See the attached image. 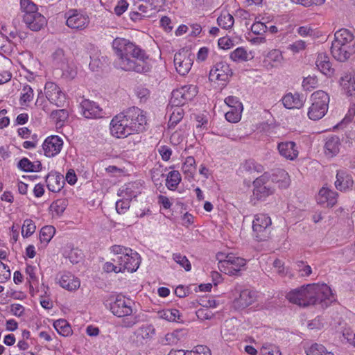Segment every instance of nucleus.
<instances>
[{"instance_id": "nucleus-44", "label": "nucleus", "mask_w": 355, "mask_h": 355, "mask_svg": "<svg viewBox=\"0 0 355 355\" xmlns=\"http://www.w3.org/2000/svg\"><path fill=\"white\" fill-rule=\"evenodd\" d=\"M173 259L180 266L184 268L186 271H190L191 269V265L189 259L186 256L181 254L180 253H174L173 254Z\"/></svg>"}, {"instance_id": "nucleus-11", "label": "nucleus", "mask_w": 355, "mask_h": 355, "mask_svg": "<svg viewBox=\"0 0 355 355\" xmlns=\"http://www.w3.org/2000/svg\"><path fill=\"white\" fill-rule=\"evenodd\" d=\"M193 62V55L184 49L176 53L174 56V64L176 71L181 76L187 74L191 69Z\"/></svg>"}, {"instance_id": "nucleus-3", "label": "nucleus", "mask_w": 355, "mask_h": 355, "mask_svg": "<svg viewBox=\"0 0 355 355\" xmlns=\"http://www.w3.org/2000/svg\"><path fill=\"white\" fill-rule=\"evenodd\" d=\"M354 38L353 33L347 28L337 31L331 42L332 56L340 62L347 60L355 53Z\"/></svg>"}, {"instance_id": "nucleus-32", "label": "nucleus", "mask_w": 355, "mask_h": 355, "mask_svg": "<svg viewBox=\"0 0 355 355\" xmlns=\"http://www.w3.org/2000/svg\"><path fill=\"white\" fill-rule=\"evenodd\" d=\"M180 181V173L178 171H172L169 172L167 175L166 180V186L168 189L171 191H175L177 189Z\"/></svg>"}, {"instance_id": "nucleus-36", "label": "nucleus", "mask_w": 355, "mask_h": 355, "mask_svg": "<svg viewBox=\"0 0 355 355\" xmlns=\"http://www.w3.org/2000/svg\"><path fill=\"white\" fill-rule=\"evenodd\" d=\"M34 96L33 89L28 85H24L21 89L19 99L21 105H27L28 103L33 101Z\"/></svg>"}, {"instance_id": "nucleus-35", "label": "nucleus", "mask_w": 355, "mask_h": 355, "mask_svg": "<svg viewBox=\"0 0 355 355\" xmlns=\"http://www.w3.org/2000/svg\"><path fill=\"white\" fill-rule=\"evenodd\" d=\"M160 317L169 322H182V315L178 309H166L160 313Z\"/></svg>"}, {"instance_id": "nucleus-10", "label": "nucleus", "mask_w": 355, "mask_h": 355, "mask_svg": "<svg viewBox=\"0 0 355 355\" xmlns=\"http://www.w3.org/2000/svg\"><path fill=\"white\" fill-rule=\"evenodd\" d=\"M253 196L258 200H264L272 195L274 189L269 182V175L265 173L253 182Z\"/></svg>"}, {"instance_id": "nucleus-15", "label": "nucleus", "mask_w": 355, "mask_h": 355, "mask_svg": "<svg viewBox=\"0 0 355 355\" xmlns=\"http://www.w3.org/2000/svg\"><path fill=\"white\" fill-rule=\"evenodd\" d=\"M44 93L46 98L51 103L58 107L64 106L66 99L65 94L55 83L47 82L44 86Z\"/></svg>"}, {"instance_id": "nucleus-19", "label": "nucleus", "mask_w": 355, "mask_h": 355, "mask_svg": "<svg viewBox=\"0 0 355 355\" xmlns=\"http://www.w3.org/2000/svg\"><path fill=\"white\" fill-rule=\"evenodd\" d=\"M23 21L26 27L33 31H39L47 24L44 16L39 12L33 14H24Z\"/></svg>"}, {"instance_id": "nucleus-24", "label": "nucleus", "mask_w": 355, "mask_h": 355, "mask_svg": "<svg viewBox=\"0 0 355 355\" xmlns=\"http://www.w3.org/2000/svg\"><path fill=\"white\" fill-rule=\"evenodd\" d=\"M132 193L131 188L126 187L125 189H119L118 195L127 197L125 199L119 200L116 202V210L119 214H124L130 207V200L132 197H135L136 195Z\"/></svg>"}, {"instance_id": "nucleus-58", "label": "nucleus", "mask_w": 355, "mask_h": 355, "mask_svg": "<svg viewBox=\"0 0 355 355\" xmlns=\"http://www.w3.org/2000/svg\"><path fill=\"white\" fill-rule=\"evenodd\" d=\"M225 102L231 109H242V104L238 101L236 97L230 96L225 99Z\"/></svg>"}, {"instance_id": "nucleus-52", "label": "nucleus", "mask_w": 355, "mask_h": 355, "mask_svg": "<svg viewBox=\"0 0 355 355\" xmlns=\"http://www.w3.org/2000/svg\"><path fill=\"white\" fill-rule=\"evenodd\" d=\"M296 264L297 270L300 272L301 276L307 277L311 274L312 270L309 265L305 264L302 261H297Z\"/></svg>"}, {"instance_id": "nucleus-37", "label": "nucleus", "mask_w": 355, "mask_h": 355, "mask_svg": "<svg viewBox=\"0 0 355 355\" xmlns=\"http://www.w3.org/2000/svg\"><path fill=\"white\" fill-rule=\"evenodd\" d=\"M50 116L57 125L62 126L63 123L68 119L69 112L65 109L57 110L53 111Z\"/></svg>"}, {"instance_id": "nucleus-4", "label": "nucleus", "mask_w": 355, "mask_h": 355, "mask_svg": "<svg viewBox=\"0 0 355 355\" xmlns=\"http://www.w3.org/2000/svg\"><path fill=\"white\" fill-rule=\"evenodd\" d=\"M111 252L114 255L112 261L118 263L119 268L121 269V272H124L125 270L133 272L138 269L140 265V257L131 248L114 245L111 247Z\"/></svg>"}, {"instance_id": "nucleus-34", "label": "nucleus", "mask_w": 355, "mask_h": 355, "mask_svg": "<svg viewBox=\"0 0 355 355\" xmlns=\"http://www.w3.org/2000/svg\"><path fill=\"white\" fill-rule=\"evenodd\" d=\"M218 25L223 29L231 28L234 23L233 16L227 12H222L217 19Z\"/></svg>"}, {"instance_id": "nucleus-64", "label": "nucleus", "mask_w": 355, "mask_h": 355, "mask_svg": "<svg viewBox=\"0 0 355 355\" xmlns=\"http://www.w3.org/2000/svg\"><path fill=\"white\" fill-rule=\"evenodd\" d=\"M196 163L195 159L193 157H188L183 165V171L184 173L189 172L191 168H193Z\"/></svg>"}, {"instance_id": "nucleus-1", "label": "nucleus", "mask_w": 355, "mask_h": 355, "mask_svg": "<svg viewBox=\"0 0 355 355\" xmlns=\"http://www.w3.org/2000/svg\"><path fill=\"white\" fill-rule=\"evenodd\" d=\"M112 48L116 56L114 60L116 68L140 73L150 71L151 66L147 62L148 56L130 40L116 37L112 42Z\"/></svg>"}, {"instance_id": "nucleus-50", "label": "nucleus", "mask_w": 355, "mask_h": 355, "mask_svg": "<svg viewBox=\"0 0 355 355\" xmlns=\"http://www.w3.org/2000/svg\"><path fill=\"white\" fill-rule=\"evenodd\" d=\"M252 32L257 35H262L268 31L267 26L261 21H255L251 26Z\"/></svg>"}, {"instance_id": "nucleus-30", "label": "nucleus", "mask_w": 355, "mask_h": 355, "mask_svg": "<svg viewBox=\"0 0 355 355\" xmlns=\"http://www.w3.org/2000/svg\"><path fill=\"white\" fill-rule=\"evenodd\" d=\"M340 84L349 96H355V76L352 73H345L340 79Z\"/></svg>"}, {"instance_id": "nucleus-47", "label": "nucleus", "mask_w": 355, "mask_h": 355, "mask_svg": "<svg viewBox=\"0 0 355 355\" xmlns=\"http://www.w3.org/2000/svg\"><path fill=\"white\" fill-rule=\"evenodd\" d=\"M52 60L55 65L62 67L66 62L64 51L62 49H57L52 54Z\"/></svg>"}, {"instance_id": "nucleus-22", "label": "nucleus", "mask_w": 355, "mask_h": 355, "mask_svg": "<svg viewBox=\"0 0 355 355\" xmlns=\"http://www.w3.org/2000/svg\"><path fill=\"white\" fill-rule=\"evenodd\" d=\"M46 186L52 192H59L64 184V177L57 172L51 171L46 177Z\"/></svg>"}, {"instance_id": "nucleus-17", "label": "nucleus", "mask_w": 355, "mask_h": 355, "mask_svg": "<svg viewBox=\"0 0 355 355\" xmlns=\"http://www.w3.org/2000/svg\"><path fill=\"white\" fill-rule=\"evenodd\" d=\"M83 115L87 119H100L105 116V112L99 105L92 101L84 99L80 103Z\"/></svg>"}, {"instance_id": "nucleus-38", "label": "nucleus", "mask_w": 355, "mask_h": 355, "mask_svg": "<svg viewBox=\"0 0 355 355\" xmlns=\"http://www.w3.org/2000/svg\"><path fill=\"white\" fill-rule=\"evenodd\" d=\"M306 355H334L329 352L322 345L314 343L306 350Z\"/></svg>"}, {"instance_id": "nucleus-33", "label": "nucleus", "mask_w": 355, "mask_h": 355, "mask_svg": "<svg viewBox=\"0 0 355 355\" xmlns=\"http://www.w3.org/2000/svg\"><path fill=\"white\" fill-rule=\"evenodd\" d=\"M53 327L58 333L63 336H68L72 332L68 322L64 319L57 320L53 322Z\"/></svg>"}, {"instance_id": "nucleus-42", "label": "nucleus", "mask_w": 355, "mask_h": 355, "mask_svg": "<svg viewBox=\"0 0 355 355\" xmlns=\"http://www.w3.org/2000/svg\"><path fill=\"white\" fill-rule=\"evenodd\" d=\"M243 168L245 171L249 173H261L263 171V166L257 163L255 161L252 159L245 161V163L243 164Z\"/></svg>"}, {"instance_id": "nucleus-54", "label": "nucleus", "mask_w": 355, "mask_h": 355, "mask_svg": "<svg viewBox=\"0 0 355 355\" xmlns=\"http://www.w3.org/2000/svg\"><path fill=\"white\" fill-rule=\"evenodd\" d=\"M33 163L31 162L28 158H22L18 162V167L26 172H33Z\"/></svg>"}, {"instance_id": "nucleus-25", "label": "nucleus", "mask_w": 355, "mask_h": 355, "mask_svg": "<svg viewBox=\"0 0 355 355\" xmlns=\"http://www.w3.org/2000/svg\"><path fill=\"white\" fill-rule=\"evenodd\" d=\"M315 65L322 73L327 76H331L334 73V69L326 53H318L315 60Z\"/></svg>"}, {"instance_id": "nucleus-39", "label": "nucleus", "mask_w": 355, "mask_h": 355, "mask_svg": "<svg viewBox=\"0 0 355 355\" xmlns=\"http://www.w3.org/2000/svg\"><path fill=\"white\" fill-rule=\"evenodd\" d=\"M55 230L51 225H46L43 227L40 233V239L42 243L47 244L53 238L55 234Z\"/></svg>"}, {"instance_id": "nucleus-62", "label": "nucleus", "mask_w": 355, "mask_h": 355, "mask_svg": "<svg viewBox=\"0 0 355 355\" xmlns=\"http://www.w3.org/2000/svg\"><path fill=\"white\" fill-rule=\"evenodd\" d=\"M297 32L302 37L311 36L313 33V29L309 26H300Z\"/></svg>"}, {"instance_id": "nucleus-48", "label": "nucleus", "mask_w": 355, "mask_h": 355, "mask_svg": "<svg viewBox=\"0 0 355 355\" xmlns=\"http://www.w3.org/2000/svg\"><path fill=\"white\" fill-rule=\"evenodd\" d=\"M318 78L316 76H309L304 78L302 82V87L306 90H311L318 86Z\"/></svg>"}, {"instance_id": "nucleus-57", "label": "nucleus", "mask_w": 355, "mask_h": 355, "mask_svg": "<svg viewBox=\"0 0 355 355\" xmlns=\"http://www.w3.org/2000/svg\"><path fill=\"white\" fill-rule=\"evenodd\" d=\"M197 317L200 320H210L214 314L208 309H200L196 311Z\"/></svg>"}, {"instance_id": "nucleus-51", "label": "nucleus", "mask_w": 355, "mask_h": 355, "mask_svg": "<svg viewBox=\"0 0 355 355\" xmlns=\"http://www.w3.org/2000/svg\"><path fill=\"white\" fill-rule=\"evenodd\" d=\"M306 42L304 40H299L289 44L287 49L293 53H297L304 51L306 49Z\"/></svg>"}, {"instance_id": "nucleus-8", "label": "nucleus", "mask_w": 355, "mask_h": 355, "mask_svg": "<svg viewBox=\"0 0 355 355\" xmlns=\"http://www.w3.org/2000/svg\"><path fill=\"white\" fill-rule=\"evenodd\" d=\"M197 94L198 88L196 85H184L172 92L170 104L172 106H182L192 100Z\"/></svg>"}, {"instance_id": "nucleus-23", "label": "nucleus", "mask_w": 355, "mask_h": 355, "mask_svg": "<svg viewBox=\"0 0 355 355\" xmlns=\"http://www.w3.org/2000/svg\"><path fill=\"white\" fill-rule=\"evenodd\" d=\"M337 196L336 191L322 187L318 193V202L324 207H333L337 202Z\"/></svg>"}, {"instance_id": "nucleus-61", "label": "nucleus", "mask_w": 355, "mask_h": 355, "mask_svg": "<svg viewBox=\"0 0 355 355\" xmlns=\"http://www.w3.org/2000/svg\"><path fill=\"white\" fill-rule=\"evenodd\" d=\"M268 58L274 62L281 63L283 60L282 53L278 50L271 51L268 55Z\"/></svg>"}, {"instance_id": "nucleus-20", "label": "nucleus", "mask_w": 355, "mask_h": 355, "mask_svg": "<svg viewBox=\"0 0 355 355\" xmlns=\"http://www.w3.org/2000/svg\"><path fill=\"white\" fill-rule=\"evenodd\" d=\"M277 150L281 156L288 160H295L299 154L296 144L292 141L279 142Z\"/></svg>"}, {"instance_id": "nucleus-55", "label": "nucleus", "mask_w": 355, "mask_h": 355, "mask_svg": "<svg viewBox=\"0 0 355 355\" xmlns=\"http://www.w3.org/2000/svg\"><path fill=\"white\" fill-rule=\"evenodd\" d=\"M128 5L126 0H119L114 8L115 14L118 16H121L127 10Z\"/></svg>"}, {"instance_id": "nucleus-60", "label": "nucleus", "mask_w": 355, "mask_h": 355, "mask_svg": "<svg viewBox=\"0 0 355 355\" xmlns=\"http://www.w3.org/2000/svg\"><path fill=\"white\" fill-rule=\"evenodd\" d=\"M114 264L112 262H106L104 264L103 269L107 272H114L116 273L121 272V269H120L118 263H115Z\"/></svg>"}, {"instance_id": "nucleus-29", "label": "nucleus", "mask_w": 355, "mask_h": 355, "mask_svg": "<svg viewBox=\"0 0 355 355\" xmlns=\"http://www.w3.org/2000/svg\"><path fill=\"white\" fill-rule=\"evenodd\" d=\"M340 139L337 136H332L327 139L324 144V153L326 155L333 157L337 155L340 150Z\"/></svg>"}, {"instance_id": "nucleus-63", "label": "nucleus", "mask_w": 355, "mask_h": 355, "mask_svg": "<svg viewBox=\"0 0 355 355\" xmlns=\"http://www.w3.org/2000/svg\"><path fill=\"white\" fill-rule=\"evenodd\" d=\"M343 336L347 343L355 347V334L349 329L343 331Z\"/></svg>"}, {"instance_id": "nucleus-5", "label": "nucleus", "mask_w": 355, "mask_h": 355, "mask_svg": "<svg viewBox=\"0 0 355 355\" xmlns=\"http://www.w3.org/2000/svg\"><path fill=\"white\" fill-rule=\"evenodd\" d=\"M311 105L309 108L308 116L316 121L322 119L327 112L329 103V94L322 90L314 92L311 96Z\"/></svg>"}, {"instance_id": "nucleus-31", "label": "nucleus", "mask_w": 355, "mask_h": 355, "mask_svg": "<svg viewBox=\"0 0 355 355\" xmlns=\"http://www.w3.org/2000/svg\"><path fill=\"white\" fill-rule=\"evenodd\" d=\"M254 300V294L249 290H243L241 292L239 297L235 300L234 304L239 309H244Z\"/></svg>"}, {"instance_id": "nucleus-53", "label": "nucleus", "mask_w": 355, "mask_h": 355, "mask_svg": "<svg viewBox=\"0 0 355 355\" xmlns=\"http://www.w3.org/2000/svg\"><path fill=\"white\" fill-rule=\"evenodd\" d=\"M187 352L188 355H211L210 349L205 345H198L194 350Z\"/></svg>"}, {"instance_id": "nucleus-49", "label": "nucleus", "mask_w": 355, "mask_h": 355, "mask_svg": "<svg viewBox=\"0 0 355 355\" xmlns=\"http://www.w3.org/2000/svg\"><path fill=\"white\" fill-rule=\"evenodd\" d=\"M241 109L235 108L231 109L225 114V119L231 123H236L241 119V112L239 111Z\"/></svg>"}, {"instance_id": "nucleus-16", "label": "nucleus", "mask_w": 355, "mask_h": 355, "mask_svg": "<svg viewBox=\"0 0 355 355\" xmlns=\"http://www.w3.org/2000/svg\"><path fill=\"white\" fill-rule=\"evenodd\" d=\"M232 74L233 72L227 62H219L210 70L209 79L210 81L227 82Z\"/></svg>"}, {"instance_id": "nucleus-27", "label": "nucleus", "mask_w": 355, "mask_h": 355, "mask_svg": "<svg viewBox=\"0 0 355 355\" xmlns=\"http://www.w3.org/2000/svg\"><path fill=\"white\" fill-rule=\"evenodd\" d=\"M353 183L352 177L346 171H338L337 172L335 187L338 190L346 191L352 187Z\"/></svg>"}, {"instance_id": "nucleus-7", "label": "nucleus", "mask_w": 355, "mask_h": 355, "mask_svg": "<svg viewBox=\"0 0 355 355\" xmlns=\"http://www.w3.org/2000/svg\"><path fill=\"white\" fill-rule=\"evenodd\" d=\"M121 114L124 116L125 121L133 133L142 132L145 130L146 119L141 110L136 107H132Z\"/></svg>"}, {"instance_id": "nucleus-46", "label": "nucleus", "mask_w": 355, "mask_h": 355, "mask_svg": "<svg viewBox=\"0 0 355 355\" xmlns=\"http://www.w3.org/2000/svg\"><path fill=\"white\" fill-rule=\"evenodd\" d=\"M230 58L235 62L245 61L248 60L247 51L243 48L239 47L231 53Z\"/></svg>"}, {"instance_id": "nucleus-26", "label": "nucleus", "mask_w": 355, "mask_h": 355, "mask_svg": "<svg viewBox=\"0 0 355 355\" xmlns=\"http://www.w3.org/2000/svg\"><path fill=\"white\" fill-rule=\"evenodd\" d=\"M60 286L69 291L77 290L80 286V282L70 272L63 273L59 279Z\"/></svg>"}, {"instance_id": "nucleus-12", "label": "nucleus", "mask_w": 355, "mask_h": 355, "mask_svg": "<svg viewBox=\"0 0 355 355\" xmlns=\"http://www.w3.org/2000/svg\"><path fill=\"white\" fill-rule=\"evenodd\" d=\"M245 265V260L243 258L229 254L223 261L219 262L220 270L229 275H237L242 267Z\"/></svg>"}, {"instance_id": "nucleus-28", "label": "nucleus", "mask_w": 355, "mask_h": 355, "mask_svg": "<svg viewBox=\"0 0 355 355\" xmlns=\"http://www.w3.org/2000/svg\"><path fill=\"white\" fill-rule=\"evenodd\" d=\"M155 328L153 325L148 324L139 327L135 331L137 341L144 344L147 343L155 334Z\"/></svg>"}, {"instance_id": "nucleus-41", "label": "nucleus", "mask_w": 355, "mask_h": 355, "mask_svg": "<svg viewBox=\"0 0 355 355\" xmlns=\"http://www.w3.org/2000/svg\"><path fill=\"white\" fill-rule=\"evenodd\" d=\"M35 229L36 226L35 223L31 219H26L21 227V234L23 237L27 238L31 236L35 232Z\"/></svg>"}, {"instance_id": "nucleus-40", "label": "nucleus", "mask_w": 355, "mask_h": 355, "mask_svg": "<svg viewBox=\"0 0 355 355\" xmlns=\"http://www.w3.org/2000/svg\"><path fill=\"white\" fill-rule=\"evenodd\" d=\"M175 109L171 113L168 121L169 126L176 125L183 118L184 112L181 106H174Z\"/></svg>"}, {"instance_id": "nucleus-59", "label": "nucleus", "mask_w": 355, "mask_h": 355, "mask_svg": "<svg viewBox=\"0 0 355 355\" xmlns=\"http://www.w3.org/2000/svg\"><path fill=\"white\" fill-rule=\"evenodd\" d=\"M82 254H83L80 250L78 249H73L71 250L69 255V259L72 263H77L82 259Z\"/></svg>"}, {"instance_id": "nucleus-14", "label": "nucleus", "mask_w": 355, "mask_h": 355, "mask_svg": "<svg viewBox=\"0 0 355 355\" xmlns=\"http://www.w3.org/2000/svg\"><path fill=\"white\" fill-rule=\"evenodd\" d=\"M111 312L117 317L130 315L132 313L131 301L123 296H117L109 304Z\"/></svg>"}, {"instance_id": "nucleus-9", "label": "nucleus", "mask_w": 355, "mask_h": 355, "mask_svg": "<svg viewBox=\"0 0 355 355\" xmlns=\"http://www.w3.org/2000/svg\"><path fill=\"white\" fill-rule=\"evenodd\" d=\"M67 19L66 25L76 31L85 29L89 24V18L87 15L83 13L76 9H70L64 14Z\"/></svg>"}, {"instance_id": "nucleus-6", "label": "nucleus", "mask_w": 355, "mask_h": 355, "mask_svg": "<svg viewBox=\"0 0 355 355\" xmlns=\"http://www.w3.org/2000/svg\"><path fill=\"white\" fill-rule=\"evenodd\" d=\"M272 220L266 214H257L252 221V231L258 241L269 238L271 232Z\"/></svg>"}, {"instance_id": "nucleus-43", "label": "nucleus", "mask_w": 355, "mask_h": 355, "mask_svg": "<svg viewBox=\"0 0 355 355\" xmlns=\"http://www.w3.org/2000/svg\"><path fill=\"white\" fill-rule=\"evenodd\" d=\"M67 205L66 199H58L51 205L50 208L57 215H61L66 209Z\"/></svg>"}, {"instance_id": "nucleus-56", "label": "nucleus", "mask_w": 355, "mask_h": 355, "mask_svg": "<svg viewBox=\"0 0 355 355\" xmlns=\"http://www.w3.org/2000/svg\"><path fill=\"white\" fill-rule=\"evenodd\" d=\"M158 152L164 161L169 160L172 155L171 149L167 146H161L158 148Z\"/></svg>"}, {"instance_id": "nucleus-45", "label": "nucleus", "mask_w": 355, "mask_h": 355, "mask_svg": "<svg viewBox=\"0 0 355 355\" xmlns=\"http://www.w3.org/2000/svg\"><path fill=\"white\" fill-rule=\"evenodd\" d=\"M20 6L24 14H33L37 12V5L31 0H20Z\"/></svg>"}, {"instance_id": "nucleus-21", "label": "nucleus", "mask_w": 355, "mask_h": 355, "mask_svg": "<svg viewBox=\"0 0 355 355\" xmlns=\"http://www.w3.org/2000/svg\"><path fill=\"white\" fill-rule=\"evenodd\" d=\"M282 101L287 109H300L304 105L305 97L299 93H288L283 96Z\"/></svg>"}, {"instance_id": "nucleus-13", "label": "nucleus", "mask_w": 355, "mask_h": 355, "mask_svg": "<svg viewBox=\"0 0 355 355\" xmlns=\"http://www.w3.org/2000/svg\"><path fill=\"white\" fill-rule=\"evenodd\" d=\"M110 132L112 135L116 138L127 137L133 133L121 113L117 114L112 119L110 122Z\"/></svg>"}, {"instance_id": "nucleus-18", "label": "nucleus", "mask_w": 355, "mask_h": 355, "mask_svg": "<svg viewBox=\"0 0 355 355\" xmlns=\"http://www.w3.org/2000/svg\"><path fill=\"white\" fill-rule=\"evenodd\" d=\"M62 139L56 135L47 137L43 144L42 148L46 157H52L58 155L62 147Z\"/></svg>"}, {"instance_id": "nucleus-2", "label": "nucleus", "mask_w": 355, "mask_h": 355, "mask_svg": "<svg viewBox=\"0 0 355 355\" xmlns=\"http://www.w3.org/2000/svg\"><path fill=\"white\" fill-rule=\"evenodd\" d=\"M288 300L300 306H308L320 304L328 306L336 301V297L327 284H311L291 291L287 295Z\"/></svg>"}]
</instances>
